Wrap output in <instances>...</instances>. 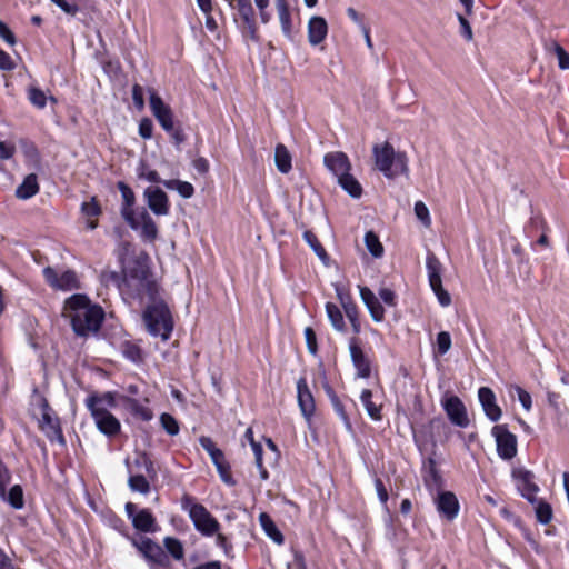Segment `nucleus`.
Returning <instances> with one entry per match:
<instances>
[{
	"instance_id": "1",
	"label": "nucleus",
	"mask_w": 569,
	"mask_h": 569,
	"mask_svg": "<svg viewBox=\"0 0 569 569\" xmlns=\"http://www.w3.org/2000/svg\"><path fill=\"white\" fill-rule=\"evenodd\" d=\"M63 317L68 318L78 336H87L99 330L103 310L97 305H91L83 295H73L63 307Z\"/></svg>"
},
{
	"instance_id": "2",
	"label": "nucleus",
	"mask_w": 569,
	"mask_h": 569,
	"mask_svg": "<svg viewBox=\"0 0 569 569\" xmlns=\"http://www.w3.org/2000/svg\"><path fill=\"white\" fill-rule=\"evenodd\" d=\"M150 302L147 305L142 319L148 332L167 341L173 330V318L167 303L157 297V287H146Z\"/></svg>"
},
{
	"instance_id": "3",
	"label": "nucleus",
	"mask_w": 569,
	"mask_h": 569,
	"mask_svg": "<svg viewBox=\"0 0 569 569\" xmlns=\"http://www.w3.org/2000/svg\"><path fill=\"white\" fill-rule=\"evenodd\" d=\"M372 152L377 169L386 178L393 179L408 172L407 157L405 153L396 152L390 143L375 144Z\"/></svg>"
},
{
	"instance_id": "4",
	"label": "nucleus",
	"mask_w": 569,
	"mask_h": 569,
	"mask_svg": "<svg viewBox=\"0 0 569 569\" xmlns=\"http://www.w3.org/2000/svg\"><path fill=\"white\" fill-rule=\"evenodd\" d=\"M182 508L189 512L196 529L204 536H213L220 529L214 517L200 503L193 502L192 498L184 497Z\"/></svg>"
},
{
	"instance_id": "5",
	"label": "nucleus",
	"mask_w": 569,
	"mask_h": 569,
	"mask_svg": "<svg viewBox=\"0 0 569 569\" xmlns=\"http://www.w3.org/2000/svg\"><path fill=\"white\" fill-rule=\"evenodd\" d=\"M100 400H87V407L96 421L98 429L108 436H113L120 430L119 420L111 415L103 406H99Z\"/></svg>"
},
{
	"instance_id": "6",
	"label": "nucleus",
	"mask_w": 569,
	"mask_h": 569,
	"mask_svg": "<svg viewBox=\"0 0 569 569\" xmlns=\"http://www.w3.org/2000/svg\"><path fill=\"white\" fill-rule=\"evenodd\" d=\"M496 439L497 452L501 459L510 460L517 455V438L506 425H497L492 428Z\"/></svg>"
},
{
	"instance_id": "7",
	"label": "nucleus",
	"mask_w": 569,
	"mask_h": 569,
	"mask_svg": "<svg viewBox=\"0 0 569 569\" xmlns=\"http://www.w3.org/2000/svg\"><path fill=\"white\" fill-rule=\"evenodd\" d=\"M226 2L230 8L237 9L247 34L252 40H257V23L251 0H226Z\"/></svg>"
},
{
	"instance_id": "8",
	"label": "nucleus",
	"mask_w": 569,
	"mask_h": 569,
	"mask_svg": "<svg viewBox=\"0 0 569 569\" xmlns=\"http://www.w3.org/2000/svg\"><path fill=\"white\" fill-rule=\"evenodd\" d=\"M442 407L449 420L460 428H466L469 425V418L466 406L457 396H446L442 399Z\"/></svg>"
},
{
	"instance_id": "9",
	"label": "nucleus",
	"mask_w": 569,
	"mask_h": 569,
	"mask_svg": "<svg viewBox=\"0 0 569 569\" xmlns=\"http://www.w3.org/2000/svg\"><path fill=\"white\" fill-rule=\"evenodd\" d=\"M149 93L150 109L152 114L164 131H171L172 127L174 126L171 108L166 104L153 90L150 89Z\"/></svg>"
},
{
	"instance_id": "10",
	"label": "nucleus",
	"mask_w": 569,
	"mask_h": 569,
	"mask_svg": "<svg viewBox=\"0 0 569 569\" xmlns=\"http://www.w3.org/2000/svg\"><path fill=\"white\" fill-rule=\"evenodd\" d=\"M10 481V473L0 463V497L4 499L12 508L22 509L24 506L23 490L21 486L14 485L10 488L8 495H6V487Z\"/></svg>"
},
{
	"instance_id": "11",
	"label": "nucleus",
	"mask_w": 569,
	"mask_h": 569,
	"mask_svg": "<svg viewBox=\"0 0 569 569\" xmlns=\"http://www.w3.org/2000/svg\"><path fill=\"white\" fill-rule=\"evenodd\" d=\"M143 198L148 208L156 216H167L170 211V203L167 193L159 187H148L143 191Z\"/></svg>"
},
{
	"instance_id": "12",
	"label": "nucleus",
	"mask_w": 569,
	"mask_h": 569,
	"mask_svg": "<svg viewBox=\"0 0 569 569\" xmlns=\"http://www.w3.org/2000/svg\"><path fill=\"white\" fill-rule=\"evenodd\" d=\"M512 477L521 496L529 502H536V495L539 487L535 483V475L526 469L519 468L512 471Z\"/></svg>"
},
{
	"instance_id": "13",
	"label": "nucleus",
	"mask_w": 569,
	"mask_h": 569,
	"mask_svg": "<svg viewBox=\"0 0 569 569\" xmlns=\"http://www.w3.org/2000/svg\"><path fill=\"white\" fill-rule=\"evenodd\" d=\"M133 546L151 562L161 566L168 562V557L163 549L150 538H143L139 542L133 540Z\"/></svg>"
},
{
	"instance_id": "14",
	"label": "nucleus",
	"mask_w": 569,
	"mask_h": 569,
	"mask_svg": "<svg viewBox=\"0 0 569 569\" xmlns=\"http://www.w3.org/2000/svg\"><path fill=\"white\" fill-rule=\"evenodd\" d=\"M133 222L136 227H131V229L140 230L141 237L144 240L153 241L157 238V224L144 208H142L139 212L134 213Z\"/></svg>"
},
{
	"instance_id": "15",
	"label": "nucleus",
	"mask_w": 569,
	"mask_h": 569,
	"mask_svg": "<svg viewBox=\"0 0 569 569\" xmlns=\"http://www.w3.org/2000/svg\"><path fill=\"white\" fill-rule=\"evenodd\" d=\"M297 391H298V403L301 410L302 416L309 422L311 417L315 413V400L313 396L307 385L306 378H300L297 382Z\"/></svg>"
},
{
	"instance_id": "16",
	"label": "nucleus",
	"mask_w": 569,
	"mask_h": 569,
	"mask_svg": "<svg viewBox=\"0 0 569 569\" xmlns=\"http://www.w3.org/2000/svg\"><path fill=\"white\" fill-rule=\"evenodd\" d=\"M437 510L447 520H453L459 512V502L455 493L450 491L440 492L436 500Z\"/></svg>"
},
{
	"instance_id": "17",
	"label": "nucleus",
	"mask_w": 569,
	"mask_h": 569,
	"mask_svg": "<svg viewBox=\"0 0 569 569\" xmlns=\"http://www.w3.org/2000/svg\"><path fill=\"white\" fill-rule=\"evenodd\" d=\"M478 398L486 416L491 421H498L501 418L502 411L496 402V396L493 391L488 387H481L478 390Z\"/></svg>"
},
{
	"instance_id": "18",
	"label": "nucleus",
	"mask_w": 569,
	"mask_h": 569,
	"mask_svg": "<svg viewBox=\"0 0 569 569\" xmlns=\"http://www.w3.org/2000/svg\"><path fill=\"white\" fill-rule=\"evenodd\" d=\"M118 189L121 192L122 197V207H121V216L126 220V222L130 227H136L133 220H134V213H137L133 210V204L136 202V196L132 189L127 186L124 182L120 181L118 182Z\"/></svg>"
},
{
	"instance_id": "19",
	"label": "nucleus",
	"mask_w": 569,
	"mask_h": 569,
	"mask_svg": "<svg viewBox=\"0 0 569 569\" xmlns=\"http://www.w3.org/2000/svg\"><path fill=\"white\" fill-rule=\"evenodd\" d=\"M359 293L362 301L368 308L372 319L380 322L385 318V309L380 303L378 296L370 289V287H359Z\"/></svg>"
},
{
	"instance_id": "20",
	"label": "nucleus",
	"mask_w": 569,
	"mask_h": 569,
	"mask_svg": "<svg viewBox=\"0 0 569 569\" xmlns=\"http://www.w3.org/2000/svg\"><path fill=\"white\" fill-rule=\"evenodd\" d=\"M326 167L338 178L350 171L348 157L342 152H332L325 156Z\"/></svg>"
},
{
	"instance_id": "21",
	"label": "nucleus",
	"mask_w": 569,
	"mask_h": 569,
	"mask_svg": "<svg viewBox=\"0 0 569 569\" xmlns=\"http://www.w3.org/2000/svg\"><path fill=\"white\" fill-rule=\"evenodd\" d=\"M349 350L358 377L368 378L371 372L370 362L356 340H351Z\"/></svg>"
},
{
	"instance_id": "22",
	"label": "nucleus",
	"mask_w": 569,
	"mask_h": 569,
	"mask_svg": "<svg viewBox=\"0 0 569 569\" xmlns=\"http://www.w3.org/2000/svg\"><path fill=\"white\" fill-rule=\"evenodd\" d=\"M328 33V24L325 18L315 16L308 22V40L310 44L321 43Z\"/></svg>"
},
{
	"instance_id": "23",
	"label": "nucleus",
	"mask_w": 569,
	"mask_h": 569,
	"mask_svg": "<svg viewBox=\"0 0 569 569\" xmlns=\"http://www.w3.org/2000/svg\"><path fill=\"white\" fill-rule=\"evenodd\" d=\"M46 280L50 284H77L78 277L72 270H64L61 273H58L54 269L48 267L44 269Z\"/></svg>"
},
{
	"instance_id": "24",
	"label": "nucleus",
	"mask_w": 569,
	"mask_h": 569,
	"mask_svg": "<svg viewBox=\"0 0 569 569\" xmlns=\"http://www.w3.org/2000/svg\"><path fill=\"white\" fill-rule=\"evenodd\" d=\"M281 30L287 38H291L292 23L289 7L286 0H276Z\"/></svg>"
},
{
	"instance_id": "25",
	"label": "nucleus",
	"mask_w": 569,
	"mask_h": 569,
	"mask_svg": "<svg viewBox=\"0 0 569 569\" xmlns=\"http://www.w3.org/2000/svg\"><path fill=\"white\" fill-rule=\"evenodd\" d=\"M132 525L136 529L143 532L156 530V520L148 509H142L133 517Z\"/></svg>"
},
{
	"instance_id": "26",
	"label": "nucleus",
	"mask_w": 569,
	"mask_h": 569,
	"mask_svg": "<svg viewBox=\"0 0 569 569\" xmlns=\"http://www.w3.org/2000/svg\"><path fill=\"white\" fill-rule=\"evenodd\" d=\"M337 295L340 300L341 306L345 309L346 316L350 320V322L356 321V317L358 316L357 306L351 300V297L348 292V287H336Z\"/></svg>"
},
{
	"instance_id": "27",
	"label": "nucleus",
	"mask_w": 569,
	"mask_h": 569,
	"mask_svg": "<svg viewBox=\"0 0 569 569\" xmlns=\"http://www.w3.org/2000/svg\"><path fill=\"white\" fill-rule=\"evenodd\" d=\"M39 191L38 179L34 173L27 176L23 182L17 188L16 194L20 199H29Z\"/></svg>"
},
{
	"instance_id": "28",
	"label": "nucleus",
	"mask_w": 569,
	"mask_h": 569,
	"mask_svg": "<svg viewBox=\"0 0 569 569\" xmlns=\"http://www.w3.org/2000/svg\"><path fill=\"white\" fill-rule=\"evenodd\" d=\"M259 521L266 535L271 540H273L278 545H281L283 542L282 533L278 530L276 523L273 522L269 515H267L266 512L260 513Z\"/></svg>"
},
{
	"instance_id": "29",
	"label": "nucleus",
	"mask_w": 569,
	"mask_h": 569,
	"mask_svg": "<svg viewBox=\"0 0 569 569\" xmlns=\"http://www.w3.org/2000/svg\"><path fill=\"white\" fill-rule=\"evenodd\" d=\"M338 183L352 198H359L362 193L361 184L350 172L338 178Z\"/></svg>"
},
{
	"instance_id": "30",
	"label": "nucleus",
	"mask_w": 569,
	"mask_h": 569,
	"mask_svg": "<svg viewBox=\"0 0 569 569\" xmlns=\"http://www.w3.org/2000/svg\"><path fill=\"white\" fill-rule=\"evenodd\" d=\"M162 184L169 190H176L184 199L191 198L194 193L193 186L188 181L171 179L162 181Z\"/></svg>"
},
{
	"instance_id": "31",
	"label": "nucleus",
	"mask_w": 569,
	"mask_h": 569,
	"mask_svg": "<svg viewBox=\"0 0 569 569\" xmlns=\"http://www.w3.org/2000/svg\"><path fill=\"white\" fill-rule=\"evenodd\" d=\"M274 161L281 173H288L291 170V156L283 144L276 147Z\"/></svg>"
},
{
	"instance_id": "32",
	"label": "nucleus",
	"mask_w": 569,
	"mask_h": 569,
	"mask_svg": "<svg viewBox=\"0 0 569 569\" xmlns=\"http://www.w3.org/2000/svg\"><path fill=\"white\" fill-rule=\"evenodd\" d=\"M426 267L429 278V284H442L440 276L441 264L433 254H428Z\"/></svg>"
},
{
	"instance_id": "33",
	"label": "nucleus",
	"mask_w": 569,
	"mask_h": 569,
	"mask_svg": "<svg viewBox=\"0 0 569 569\" xmlns=\"http://www.w3.org/2000/svg\"><path fill=\"white\" fill-rule=\"evenodd\" d=\"M199 442L201 447L209 453L214 465L226 459L223 452L216 447V443L210 437L202 436L199 438Z\"/></svg>"
},
{
	"instance_id": "34",
	"label": "nucleus",
	"mask_w": 569,
	"mask_h": 569,
	"mask_svg": "<svg viewBox=\"0 0 569 569\" xmlns=\"http://www.w3.org/2000/svg\"><path fill=\"white\" fill-rule=\"evenodd\" d=\"M372 392L369 389H363L360 396L361 402L365 406L368 415L373 420H380L381 413H380V406H377L372 402Z\"/></svg>"
},
{
	"instance_id": "35",
	"label": "nucleus",
	"mask_w": 569,
	"mask_h": 569,
	"mask_svg": "<svg viewBox=\"0 0 569 569\" xmlns=\"http://www.w3.org/2000/svg\"><path fill=\"white\" fill-rule=\"evenodd\" d=\"M328 318L335 329L341 331L345 328L343 317L339 308L332 302L326 305Z\"/></svg>"
},
{
	"instance_id": "36",
	"label": "nucleus",
	"mask_w": 569,
	"mask_h": 569,
	"mask_svg": "<svg viewBox=\"0 0 569 569\" xmlns=\"http://www.w3.org/2000/svg\"><path fill=\"white\" fill-rule=\"evenodd\" d=\"M365 243L368 251L375 257L380 258L383 253V247L379 241V238L372 232L368 231L365 234Z\"/></svg>"
},
{
	"instance_id": "37",
	"label": "nucleus",
	"mask_w": 569,
	"mask_h": 569,
	"mask_svg": "<svg viewBox=\"0 0 569 569\" xmlns=\"http://www.w3.org/2000/svg\"><path fill=\"white\" fill-rule=\"evenodd\" d=\"M533 505H536L535 510H536L537 519L541 523H545V525L549 523L550 520L552 519L551 506L542 500H538L537 498H536V502Z\"/></svg>"
},
{
	"instance_id": "38",
	"label": "nucleus",
	"mask_w": 569,
	"mask_h": 569,
	"mask_svg": "<svg viewBox=\"0 0 569 569\" xmlns=\"http://www.w3.org/2000/svg\"><path fill=\"white\" fill-rule=\"evenodd\" d=\"M303 239L313 249L316 254L322 261H326V259L328 258L327 252H326L325 248L321 246V243L319 242V240L317 239L316 234L312 231L307 230L303 232Z\"/></svg>"
},
{
	"instance_id": "39",
	"label": "nucleus",
	"mask_w": 569,
	"mask_h": 569,
	"mask_svg": "<svg viewBox=\"0 0 569 569\" xmlns=\"http://www.w3.org/2000/svg\"><path fill=\"white\" fill-rule=\"evenodd\" d=\"M160 423L168 435L176 436L179 433V423L170 413H162L160 416Z\"/></svg>"
},
{
	"instance_id": "40",
	"label": "nucleus",
	"mask_w": 569,
	"mask_h": 569,
	"mask_svg": "<svg viewBox=\"0 0 569 569\" xmlns=\"http://www.w3.org/2000/svg\"><path fill=\"white\" fill-rule=\"evenodd\" d=\"M163 542L166 549L172 555L174 559L180 560L183 558V547L178 539L166 537Z\"/></svg>"
},
{
	"instance_id": "41",
	"label": "nucleus",
	"mask_w": 569,
	"mask_h": 569,
	"mask_svg": "<svg viewBox=\"0 0 569 569\" xmlns=\"http://www.w3.org/2000/svg\"><path fill=\"white\" fill-rule=\"evenodd\" d=\"M128 482L130 489L133 491H138L146 495L150 490V485L148 480L141 475L131 476Z\"/></svg>"
},
{
	"instance_id": "42",
	"label": "nucleus",
	"mask_w": 569,
	"mask_h": 569,
	"mask_svg": "<svg viewBox=\"0 0 569 569\" xmlns=\"http://www.w3.org/2000/svg\"><path fill=\"white\" fill-rule=\"evenodd\" d=\"M128 408L137 416H139L143 420H150L152 418L151 411L147 408L140 405L137 400L128 399Z\"/></svg>"
},
{
	"instance_id": "43",
	"label": "nucleus",
	"mask_w": 569,
	"mask_h": 569,
	"mask_svg": "<svg viewBox=\"0 0 569 569\" xmlns=\"http://www.w3.org/2000/svg\"><path fill=\"white\" fill-rule=\"evenodd\" d=\"M252 448V451H253V455H254V461H256V466L257 468L259 469V472H260V477L262 480H267L269 475H268V471L267 469L263 467V463H262V447L260 443H253V447Z\"/></svg>"
},
{
	"instance_id": "44",
	"label": "nucleus",
	"mask_w": 569,
	"mask_h": 569,
	"mask_svg": "<svg viewBox=\"0 0 569 569\" xmlns=\"http://www.w3.org/2000/svg\"><path fill=\"white\" fill-rule=\"evenodd\" d=\"M415 213L425 227H429L431 224L429 209L422 201H417L415 203Z\"/></svg>"
},
{
	"instance_id": "45",
	"label": "nucleus",
	"mask_w": 569,
	"mask_h": 569,
	"mask_svg": "<svg viewBox=\"0 0 569 569\" xmlns=\"http://www.w3.org/2000/svg\"><path fill=\"white\" fill-rule=\"evenodd\" d=\"M29 100L34 107L43 109L47 103V96L42 90L38 88H31L29 90Z\"/></svg>"
},
{
	"instance_id": "46",
	"label": "nucleus",
	"mask_w": 569,
	"mask_h": 569,
	"mask_svg": "<svg viewBox=\"0 0 569 569\" xmlns=\"http://www.w3.org/2000/svg\"><path fill=\"white\" fill-rule=\"evenodd\" d=\"M552 49L558 59L559 68L562 70H569V53L558 44L557 42L552 43Z\"/></svg>"
},
{
	"instance_id": "47",
	"label": "nucleus",
	"mask_w": 569,
	"mask_h": 569,
	"mask_svg": "<svg viewBox=\"0 0 569 569\" xmlns=\"http://www.w3.org/2000/svg\"><path fill=\"white\" fill-rule=\"evenodd\" d=\"M450 347H451V337H450L449 332H447V331L439 332L437 336L438 352L440 355H445L449 351Z\"/></svg>"
},
{
	"instance_id": "48",
	"label": "nucleus",
	"mask_w": 569,
	"mask_h": 569,
	"mask_svg": "<svg viewBox=\"0 0 569 569\" xmlns=\"http://www.w3.org/2000/svg\"><path fill=\"white\" fill-rule=\"evenodd\" d=\"M138 176L140 179H144V180H147L149 182H153V183H158V182L162 183V181H163V180H161L159 173L156 170L148 168L146 164H141Z\"/></svg>"
},
{
	"instance_id": "49",
	"label": "nucleus",
	"mask_w": 569,
	"mask_h": 569,
	"mask_svg": "<svg viewBox=\"0 0 569 569\" xmlns=\"http://www.w3.org/2000/svg\"><path fill=\"white\" fill-rule=\"evenodd\" d=\"M254 4L259 11L261 22L264 24L269 23L272 18L270 11L268 10L270 0H254Z\"/></svg>"
},
{
	"instance_id": "50",
	"label": "nucleus",
	"mask_w": 569,
	"mask_h": 569,
	"mask_svg": "<svg viewBox=\"0 0 569 569\" xmlns=\"http://www.w3.org/2000/svg\"><path fill=\"white\" fill-rule=\"evenodd\" d=\"M81 211L86 217H98L101 212L100 206L98 204L96 198H92L88 202H83L81 206Z\"/></svg>"
},
{
	"instance_id": "51",
	"label": "nucleus",
	"mask_w": 569,
	"mask_h": 569,
	"mask_svg": "<svg viewBox=\"0 0 569 569\" xmlns=\"http://www.w3.org/2000/svg\"><path fill=\"white\" fill-rule=\"evenodd\" d=\"M57 7H59L64 13L69 16H76L79 12V6L74 1L68 0H51Z\"/></svg>"
},
{
	"instance_id": "52",
	"label": "nucleus",
	"mask_w": 569,
	"mask_h": 569,
	"mask_svg": "<svg viewBox=\"0 0 569 569\" xmlns=\"http://www.w3.org/2000/svg\"><path fill=\"white\" fill-rule=\"evenodd\" d=\"M222 481L228 483V485H233L234 481L231 477V473H230V466L229 463L227 462V460H222L220 461L219 463L214 465Z\"/></svg>"
},
{
	"instance_id": "53",
	"label": "nucleus",
	"mask_w": 569,
	"mask_h": 569,
	"mask_svg": "<svg viewBox=\"0 0 569 569\" xmlns=\"http://www.w3.org/2000/svg\"><path fill=\"white\" fill-rule=\"evenodd\" d=\"M153 132V123L149 118H143L139 123V134L141 138L151 139Z\"/></svg>"
},
{
	"instance_id": "54",
	"label": "nucleus",
	"mask_w": 569,
	"mask_h": 569,
	"mask_svg": "<svg viewBox=\"0 0 569 569\" xmlns=\"http://www.w3.org/2000/svg\"><path fill=\"white\" fill-rule=\"evenodd\" d=\"M513 388L518 395V399H519L520 403L522 405L523 409L529 411L532 407V400H531L530 393L527 392L525 389H522L519 386H515Z\"/></svg>"
},
{
	"instance_id": "55",
	"label": "nucleus",
	"mask_w": 569,
	"mask_h": 569,
	"mask_svg": "<svg viewBox=\"0 0 569 569\" xmlns=\"http://www.w3.org/2000/svg\"><path fill=\"white\" fill-rule=\"evenodd\" d=\"M305 338H306V343H307L309 352L312 355H316L318 347H317L316 332L313 331L312 328L307 327L305 329Z\"/></svg>"
},
{
	"instance_id": "56",
	"label": "nucleus",
	"mask_w": 569,
	"mask_h": 569,
	"mask_svg": "<svg viewBox=\"0 0 569 569\" xmlns=\"http://www.w3.org/2000/svg\"><path fill=\"white\" fill-rule=\"evenodd\" d=\"M132 100L138 110L144 108L143 88L139 84L132 87Z\"/></svg>"
},
{
	"instance_id": "57",
	"label": "nucleus",
	"mask_w": 569,
	"mask_h": 569,
	"mask_svg": "<svg viewBox=\"0 0 569 569\" xmlns=\"http://www.w3.org/2000/svg\"><path fill=\"white\" fill-rule=\"evenodd\" d=\"M431 288H432L433 293L438 298L439 303L442 307H448L451 303L450 293L447 290H445L443 287H431Z\"/></svg>"
},
{
	"instance_id": "58",
	"label": "nucleus",
	"mask_w": 569,
	"mask_h": 569,
	"mask_svg": "<svg viewBox=\"0 0 569 569\" xmlns=\"http://www.w3.org/2000/svg\"><path fill=\"white\" fill-rule=\"evenodd\" d=\"M0 38H2L9 46L16 44V37L10 28L0 20Z\"/></svg>"
},
{
	"instance_id": "59",
	"label": "nucleus",
	"mask_w": 569,
	"mask_h": 569,
	"mask_svg": "<svg viewBox=\"0 0 569 569\" xmlns=\"http://www.w3.org/2000/svg\"><path fill=\"white\" fill-rule=\"evenodd\" d=\"M379 297L380 299L388 306H395L396 303V295L395 292L386 287H379Z\"/></svg>"
},
{
	"instance_id": "60",
	"label": "nucleus",
	"mask_w": 569,
	"mask_h": 569,
	"mask_svg": "<svg viewBox=\"0 0 569 569\" xmlns=\"http://www.w3.org/2000/svg\"><path fill=\"white\" fill-rule=\"evenodd\" d=\"M375 487H376V491H377L379 500L381 501L382 505L386 506L387 501H388V491L380 478H376Z\"/></svg>"
},
{
	"instance_id": "61",
	"label": "nucleus",
	"mask_w": 569,
	"mask_h": 569,
	"mask_svg": "<svg viewBox=\"0 0 569 569\" xmlns=\"http://www.w3.org/2000/svg\"><path fill=\"white\" fill-rule=\"evenodd\" d=\"M14 150L16 148L12 143L0 141V161L10 159Z\"/></svg>"
},
{
	"instance_id": "62",
	"label": "nucleus",
	"mask_w": 569,
	"mask_h": 569,
	"mask_svg": "<svg viewBox=\"0 0 569 569\" xmlns=\"http://www.w3.org/2000/svg\"><path fill=\"white\" fill-rule=\"evenodd\" d=\"M458 20L460 22V27H461V34L468 40H472V30H471V26L469 23V21L462 17V16H458Z\"/></svg>"
},
{
	"instance_id": "63",
	"label": "nucleus",
	"mask_w": 569,
	"mask_h": 569,
	"mask_svg": "<svg viewBox=\"0 0 569 569\" xmlns=\"http://www.w3.org/2000/svg\"><path fill=\"white\" fill-rule=\"evenodd\" d=\"M14 68V63L11 57L0 49V69L1 70H12Z\"/></svg>"
},
{
	"instance_id": "64",
	"label": "nucleus",
	"mask_w": 569,
	"mask_h": 569,
	"mask_svg": "<svg viewBox=\"0 0 569 569\" xmlns=\"http://www.w3.org/2000/svg\"><path fill=\"white\" fill-rule=\"evenodd\" d=\"M193 168L199 172L200 174H204L209 170V162L206 158L199 157L193 160L192 162Z\"/></svg>"
}]
</instances>
